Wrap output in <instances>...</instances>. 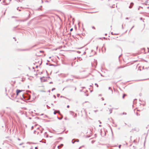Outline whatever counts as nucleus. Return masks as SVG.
<instances>
[{"mask_svg":"<svg viewBox=\"0 0 149 149\" xmlns=\"http://www.w3.org/2000/svg\"><path fill=\"white\" fill-rule=\"evenodd\" d=\"M40 79L41 81L42 82L46 81L47 80V78L44 77L41 78Z\"/></svg>","mask_w":149,"mask_h":149,"instance_id":"1","label":"nucleus"},{"mask_svg":"<svg viewBox=\"0 0 149 149\" xmlns=\"http://www.w3.org/2000/svg\"><path fill=\"white\" fill-rule=\"evenodd\" d=\"M21 90H17L16 91V92H17V96L18 95L19 93L22 92Z\"/></svg>","mask_w":149,"mask_h":149,"instance_id":"2","label":"nucleus"},{"mask_svg":"<svg viewBox=\"0 0 149 149\" xmlns=\"http://www.w3.org/2000/svg\"><path fill=\"white\" fill-rule=\"evenodd\" d=\"M63 146V144H61V145L60 146H58V149H60Z\"/></svg>","mask_w":149,"mask_h":149,"instance_id":"3","label":"nucleus"},{"mask_svg":"<svg viewBox=\"0 0 149 149\" xmlns=\"http://www.w3.org/2000/svg\"><path fill=\"white\" fill-rule=\"evenodd\" d=\"M39 52H41V53H43L44 52V51H40L39 52H37V53H38Z\"/></svg>","mask_w":149,"mask_h":149,"instance_id":"4","label":"nucleus"},{"mask_svg":"<svg viewBox=\"0 0 149 149\" xmlns=\"http://www.w3.org/2000/svg\"><path fill=\"white\" fill-rule=\"evenodd\" d=\"M126 95L125 94H123V98H124V97H125Z\"/></svg>","mask_w":149,"mask_h":149,"instance_id":"5","label":"nucleus"},{"mask_svg":"<svg viewBox=\"0 0 149 149\" xmlns=\"http://www.w3.org/2000/svg\"><path fill=\"white\" fill-rule=\"evenodd\" d=\"M95 85L97 87H98V85L97 84H95Z\"/></svg>","mask_w":149,"mask_h":149,"instance_id":"6","label":"nucleus"},{"mask_svg":"<svg viewBox=\"0 0 149 149\" xmlns=\"http://www.w3.org/2000/svg\"><path fill=\"white\" fill-rule=\"evenodd\" d=\"M72 30H73L72 28V29H70V31H72Z\"/></svg>","mask_w":149,"mask_h":149,"instance_id":"7","label":"nucleus"},{"mask_svg":"<svg viewBox=\"0 0 149 149\" xmlns=\"http://www.w3.org/2000/svg\"><path fill=\"white\" fill-rule=\"evenodd\" d=\"M56 112L58 113H60V111H57Z\"/></svg>","mask_w":149,"mask_h":149,"instance_id":"8","label":"nucleus"},{"mask_svg":"<svg viewBox=\"0 0 149 149\" xmlns=\"http://www.w3.org/2000/svg\"><path fill=\"white\" fill-rule=\"evenodd\" d=\"M67 107L68 108H69V105H68V106H67Z\"/></svg>","mask_w":149,"mask_h":149,"instance_id":"9","label":"nucleus"},{"mask_svg":"<svg viewBox=\"0 0 149 149\" xmlns=\"http://www.w3.org/2000/svg\"><path fill=\"white\" fill-rule=\"evenodd\" d=\"M121 145H119V148H120V147H121Z\"/></svg>","mask_w":149,"mask_h":149,"instance_id":"10","label":"nucleus"},{"mask_svg":"<svg viewBox=\"0 0 149 149\" xmlns=\"http://www.w3.org/2000/svg\"><path fill=\"white\" fill-rule=\"evenodd\" d=\"M92 28L93 29H95V27L94 26L92 27Z\"/></svg>","mask_w":149,"mask_h":149,"instance_id":"11","label":"nucleus"},{"mask_svg":"<svg viewBox=\"0 0 149 149\" xmlns=\"http://www.w3.org/2000/svg\"><path fill=\"white\" fill-rule=\"evenodd\" d=\"M56 112H55V111H54V114H56Z\"/></svg>","mask_w":149,"mask_h":149,"instance_id":"12","label":"nucleus"},{"mask_svg":"<svg viewBox=\"0 0 149 149\" xmlns=\"http://www.w3.org/2000/svg\"><path fill=\"white\" fill-rule=\"evenodd\" d=\"M102 100H104V98H102Z\"/></svg>","mask_w":149,"mask_h":149,"instance_id":"13","label":"nucleus"},{"mask_svg":"<svg viewBox=\"0 0 149 149\" xmlns=\"http://www.w3.org/2000/svg\"><path fill=\"white\" fill-rule=\"evenodd\" d=\"M37 55H38V56H39V55H38V54H37Z\"/></svg>","mask_w":149,"mask_h":149,"instance_id":"14","label":"nucleus"}]
</instances>
